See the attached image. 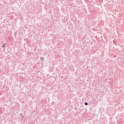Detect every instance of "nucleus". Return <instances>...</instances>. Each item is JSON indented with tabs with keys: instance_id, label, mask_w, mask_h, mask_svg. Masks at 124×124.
<instances>
[{
	"instance_id": "f257e3e1",
	"label": "nucleus",
	"mask_w": 124,
	"mask_h": 124,
	"mask_svg": "<svg viewBox=\"0 0 124 124\" xmlns=\"http://www.w3.org/2000/svg\"><path fill=\"white\" fill-rule=\"evenodd\" d=\"M4 47H5V44L4 43V44H3L2 47L4 48Z\"/></svg>"
},
{
	"instance_id": "f03ea898",
	"label": "nucleus",
	"mask_w": 124,
	"mask_h": 124,
	"mask_svg": "<svg viewBox=\"0 0 124 124\" xmlns=\"http://www.w3.org/2000/svg\"><path fill=\"white\" fill-rule=\"evenodd\" d=\"M41 61H44V58H42L41 59Z\"/></svg>"
},
{
	"instance_id": "7ed1b4c3",
	"label": "nucleus",
	"mask_w": 124,
	"mask_h": 124,
	"mask_svg": "<svg viewBox=\"0 0 124 124\" xmlns=\"http://www.w3.org/2000/svg\"><path fill=\"white\" fill-rule=\"evenodd\" d=\"M85 105H88V103H85Z\"/></svg>"
}]
</instances>
